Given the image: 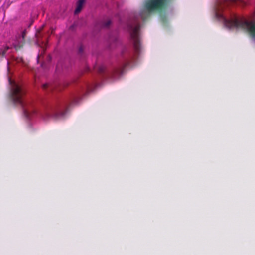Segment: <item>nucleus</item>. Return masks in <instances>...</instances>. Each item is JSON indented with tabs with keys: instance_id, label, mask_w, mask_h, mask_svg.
Masks as SVG:
<instances>
[{
	"instance_id": "nucleus-1",
	"label": "nucleus",
	"mask_w": 255,
	"mask_h": 255,
	"mask_svg": "<svg viewBox=\"0 0 255 255\" xmlns=\"http://www.w3.org/2000/svg\"><path fill=\"white\" fill-rule=\"evenodd\" d=\"M242 2V0H220L216 6V16L223 21L227 28H242L246 29L255 40V22L249 21L243 18H238L233 14L229 15L227 12L226 7L229 4Z\"/></svg>"
},
{
	"instance_id": "nucleus-2",
	"label": "nucleus",
	"mask_w": 255,
	"mask_h": 255,
	"mask_svg": "<svg viewBox=\"0 0 255 255\" xmlns=\"http://www.w3.org/2000/svg\"><path fill=\"white\" fill-rule=\"evenodd\" d=\"M9 83L10 85L11 97L15 104L20 105L24 107V113L25 116L29 119L33 118L35 111L32 108L27 107L23 101V92L20 86L15 81L8 78Z\"/></svg>"
},
{
	"instance_id": "nucleus-3",
	"label": "nucleus",
	"mask_w": 255,
	"mask_h": 255,
	"mask_svg": "<svg viewBox=\"0 0 255 255\" xmlns=\"http://www.w3.org/2000/svg\"><path fill=\"white\" fill-rule=\"evenodd\" d=\"M138 29L139 26L137 24H135L130 27L131 38L133 43L134 49L137 51L139 50L140 48L138 33Z\"/></svg>"
},
{
	"instance_id": "nucleus-4",
	"label": "nucleus",
	"mask_w": 255,
	"mask_h": 255,
	"mask_svg": "<svg viewBox=\"0 0 255 255\" xmlns=\"http://www.w3.org/2000/svg\"><path fill=\"white\" fill-rule=\"evenodd\" d=\"M164 0H150L146 4L148 10H152L159 7L163 4Z\"/></svg>"
},
{
	"instance_id": "nucleus-5",
	"label": "nucleus",
	"mask_w": 255,
	"mask_h": 255,
	"mask_svg": "<svg viewBox=\"0 0 255 255\" xmlns=\"http://www.w3.org/2000/svg\"><path fill=\"white\" fill-rule=\"evenodd\" d=\"M85 0H78L77 3V6L76 8V9L75 10V14H78L81 10L83 5L85 3Z\"/></svg>"
},
{
	"instance_id": "nucleus-6",
	"label": "nucleus",
	"mask_w": 255,
	"mask_h": 255,
	"mask_svg": "<svg viewBox=\"0 0 255 255\" xmlns=\"http://www.w3.org/2000/svg\"><path fill=\"white\" fill-rule=\"evenodd\" d=\"M57 112L56 111V109L54 108H51L47 110L46 112L45 115L46 117H49L51 116H57Z\"/></svg>"
},
{
	"instance_id": "nucleus-7",
	"label": "nucleus",
	"mask_w": 255,
	"mask_h": 255,
	"mask_svg": "<svg viewBox=\"0 0 255 255\" xmlns=\"http://www.w3.org/2000/svg\"><path fill=\"white\" fill-rule=\"evenodd\" d=\"M44 87L46 86V85H43Z\"/></svg>"
}]
</instances>
